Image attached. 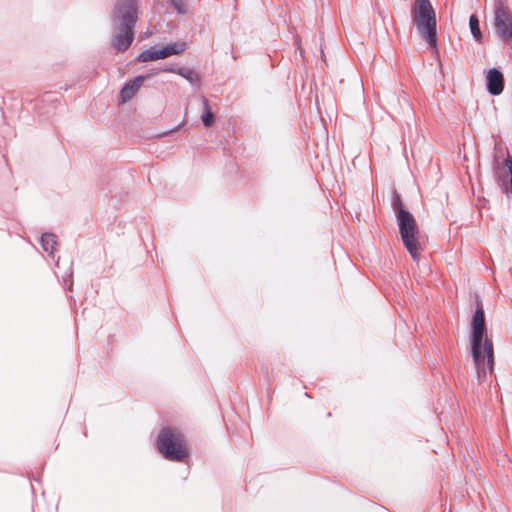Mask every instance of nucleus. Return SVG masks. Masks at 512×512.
Masks as SVG:
<instances>
[{
  "label": "nucleus",
  "instance_id": "obj_3",
  "mask_svg": "<svg viewBox=\"0 0 512 512\" xmlns=\"http://www.w3.org/2000/svg\"><path fill=\"white\" fill-rule=\"evenodd\" d=\"M413 22L431 49H436V14L430 0H415L411 9Z\"/></svg>",
  "mask_w": 512,
  "mask_h": 512
},
{
  "label": "nucleus",
  "instance_id": "obj_2",
  "mask_svg": "<svg viewBox=\"0 0 512 512\" xmlns=\"http://www.w3.org/2000/svg\"><path fill=\"white\" fill-rule=\"evenodd\" d=\"M140 14L138 0H117L112 13V45L124 51L131 45L135 26Z\"/></svg>",
  "mask_w": 512,
  "mask_h": 512
},
{
  "label": "nucleus",
  "instance_id": "obj_5",
  "mask_svg": "<svg viewBox=\"0 0 512 512\" xmlns=\"http://www.w3.org/2000/svg\"><path fill=\"white\" fill-rule=\"evenodd\" d=\"M395 210L403 244L412 258L416 259L420 244L418 240L419 229L415 218L401 207L400 200L395 202Z\"/></svg>",
  "mask_w": 512,
  "mask_h": 512
},
{
  "label": "nucleus",
  "instance_id": "obj_11",
  "mask_svg": "<svg viewBox=\"0 0 512 512\" xmlns=\"http://www.w3.org/2000/svg\"><path fill=\"white\" fill-rule=\"evenodd\" d=\"M160 59H164L160 46L150 47L149 49L141 52L138 56V60L141 62H150Z\"/></svg>",
  "mask_w": 512,
  "mask_h": 512
},
{
  "label": "nucleus",
  "instance_id": "obj_4",
  "mask_svg": "<svg viewBox=\"0 0 512 512\" xmlns=\"http://www.w3.org/2000/svg\"><path fill=\"white\" fill-rule=\"evenodd\" d=\"M157 448L166 459L171 461H183L188 456L185 439L177 429H162L157 439Z\"/></svg>",
  "mask_w": 512,
  "mask_h": 512
},
{
  "label": "nucleus",
  "instance_id": "obj_12",
  "mask_svg": "<svg viewBox=\"0 0 512 512\" xmlns=\"http://www.w3.org/2000/svg\"><path fill=\"white\" fill-rule=\"evenodd\" d=\"M176 74L185 78L193 86H197L200 83V76L193 69L180 67L177 69Z\"/></svg>",
  "mask_w": 512,
  "mask_h": 512
},
{
  "label": "nucleus",
  "instance_id": "obj_16",
  "mask_svg": "<svg viewBox=\"0 0 512 512\" xmlns=\"http://www.w3.org/2000/svg\"><path fill=\"white\" fill-rule=\"evenodd\" d=\"M173 8L180 14L186 12V1L185 0H170Z\"/></svg>",
  "mask_w": 512,
  "mask_h": 512
},
{
  "label": "nucleus",
  "instance_id": "obj_9",
  "mask_svg": "<svg viewBox=\"0 0 512 512\" xmlns=\"http://www.w3.org/2000/svg\"><path fill=\"white\" fill-rule=\"evenodd\" d=\"M146 76H137L125 84L119 94V101L126 103L131 100L143 85Z\"/></svg>",
  "mask_w": 512,
  "mask_h": 512
},
{
  "label": "nucleus",
  "instance_id": "obj_17",
  "mask_svg": "<svg viewBox=\"0 0 512 512\" xmlns=\"http://www.w3.org/2000/svg\"><path fill=\"white\" fill-rule=\"evenodd\" d=\"M177 69L178 68H175V67H166V68L162 69V71L176 73Z\"/></svg>",
  "mask_w": 512,
  "mask_h": 512
},
{
  "label": "nucleus",
  "instance_id": "obj_10",
  "mask_svg": "<svg viewBox=\"0 0 512 512\" xmlns=\"http://www.w3.org/2000/svg\"><path fill=\"white\" fill-rule=\"evenodd\" d=\"M187 48L185 41H176L167 45L161 46L163 58H168L173 55H178L184 52Z\"/></svg>",
  "mask_w": 512,
  "mask_h": 512
},
{
  "label": "nucleus",
  "instance_id": "obj_7",
  "mask_svg": "<svg viewBox=\"0 0 512 512\" xmlns=\"http://www.w3.org/2000/svg\"><path fill=\"white\" fill-rule=\"evenodd\" d=\"M492 171L495 182L506 192L512 194V160L495 157Z\"/></svg>",
  "mask_w": 512,
  "mask_h": 512
},
{
  "label": "nucleus",
  "instance_id": "obj_8",
  "mask_svg": "<svg viewBox=\"0 0 512 512\" xmlns=\"http://www.w3.org/2000/svg\"><path fill=\"white\" fill-rule=\"evenodd\" d=\"M486 87L491 95L497 96L503 92L504 77L503 74L496 68L488 70L486 74Z\"/></svg>",
  "mask_w": 512,
  "mask_h": 512
},
{
  "label": "nucleus",
  "instance_id": "obj_13",
  "mask_svg": "<svg viewBox=\"0 0 512 512\" xmlns=\"http://www.w3.org/2000/svg\"><path fill=\"white\" fill-rule=\"evenodd\" d=\"M57 244L56 237L54 234L45 233L41 237V245L45 252L52 254Z\"/></svg>",
  "mask_w": 512,
  "mask_h": 512
},
{
  "label": "nucleus",
  "instance_id": "obj_1",
  "mask_svg": "<svg viewBox=\"0 0 512 512\" xmlns=\"http://www.w3.org/2000/svg\"><path fill=\"white\" fill-rule=\"evenodd\" d=\"M471 354L479 381L493 371L494 349L485 328L484 311L478 307L473 315L470 333Z\"/></svg>",
  "mask_w": 512,
  "mask_h": 512
},
{
  "label": "nucleus",
  "instance_id": "obj_15",
  "mask_svg": "<svg viewBox=\"0 0 512 512\" xmlns=\"http://www.w3.org/2000/svg\"><path fill=\"white\" fill-rule=\"evenodd\" d=\"M469 28L474 39L478 42L482 40V33L479 27V20L476 15H471L469 18Z\"/></svg>",
  "mask_w": 512,
  "mask_h": 512
},
{
  "label": "nucleus",
  "instance_id": "obj_6",
  "mask_svg": "<svg viewBox=\"0 0 512 512\" xmlns=\"http://www.w3.org/2000/svg\"><path fill=\"white\" fill-rule=\"evenodd\" d=\"M493 26L503 42L512 41V11L501 1L495 4Z\"/></svg>",
  "mask_w": 512,
  "mask_h": 512
},
{
  "label": "nucleus",
  "instance_id": "obj_14",
  "mask_svg": "<svg viewBox=\"0 0 512 512\" xmlns=\"http://www.w3.org/2000/svg\"><path fill=\"white\" fill-rule=\"evenodd\" d=\"M201 120L205 127H210L215 121V117L207 100L203 101V112L201 114Z\"/></svg>",
  "mask_w": 512,
  "mask_h": 512
}]
</instances>
